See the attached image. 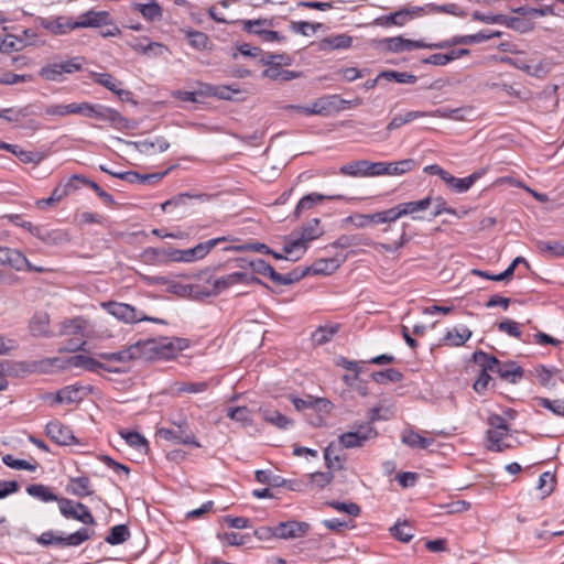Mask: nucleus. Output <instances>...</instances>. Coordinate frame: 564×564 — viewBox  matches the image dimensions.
I'll use <instances>...</instances> for the list:
<instances>
[{
    "mask_svg": "<svg viewBox=\"0 0 564 564\" xmlns=\"http://www.w3.org/2000/svg\"><path fill=\"white\" fill-rule=\"evenodd\" d=\"M67 364L69 367L84 368L89 371H95L99 368H102L110 372L116 371L115 369L104 367L102 364H100L96 359L85 355H75L67 360Z\"/></svg>",
    "mask_w": 564,
    "mask_h": 564,
    "instance_id": "obj_24",
    "label": "nucleus"
},
{
    "mask_svg": "<svg viewBox=\"0 0 564 564\" xmlns=\"http://www.w3.org/2000/svg\"><path fill=\"white\" fill-rule=\"evenodd\" d=\"M473 335V332L466 327H455L448 329L443 337V343L449 347H459L463 346Z\"/></svg>",
    "mask_w": 564,
    "mask_h": 564,
    "instance_id": "obj_22",
    "label": "nucleus"
},
{
    "mask_svg": "<svg viewBox=\"0 0 564 564\" xmlns=\"http://www.w3.org/2000/svg\"><path fill=\"white\" fill-rule=\"evenodd\" d=\"M135 8L142 17L149 21H159L163 14L162 8L155 0H152L149 3H138Z\"/></svg>",
    "mask_w": 564,
    "mask_h": 564,
    "instance_id": "obj_43",
    "label": "nucleus"
},
{
    "mask_svg": "<svg viewBox=\"0 0 564 564\" xmlns=\"http://www.w3.org/2000/svg\"><path fill=\"white\" fill-rule=\"evenodd\" d=\"M182 32L185 34V36L188 39L189 45L196 50H205L208 44V36L196 30L192 29H184Z\"/></svg>",
    "mask_w": 564,
    "mask_h": 564,
    "instance_id": "obj_51",
    "label": "nucleus"
},
{
    "mask_svg": "<svg viewBox=\"0 0 564 564\" xmlns=\"http://www.w3.org/2000/svg\"><path fill=\"white\" fill-rule=\"evenodd\" d=\"M501 61L512 65L516 68L524 70L527 74H529L531 76L539 77V76H541L542 73H545V69L542 64L530 65L525 61L518 59V58H511V57H503V58H501Z\"/></svg>",
    "mask_w": 564,
    "mask_h": 564,
    "instance_id": "obj_44",
    "label": "nucleus"
},
{
    "mask_svg": "<svg viewBox=\"0 0 564 564\" xmlns=\"http://www.w3.org/2000/svg\"><path fill=\"white\" fill-rule=\"evenodd\" d=\"M378 78L394 80L400 84H414L416 76L406 72L384 70L378 75Z\"/></svg>",
    "mask_w": 564,
    "mask_h": 564,
    "instance_id": "obj_53",
    "label": "nucleus"
},
{
    "mask_svg": "<svg viewBox=\"0 0 564 564\" xmlns=\"http://www.w3.org/2000/svg\"><path fill=\"white\" fill-rule=\"evenodd\" d=\"M135 348H132L131 345L117 352H101L99 357L104 360L115 361V362H129L134 360L133 351Z\"/></svg>",
    "mask_w": 564,
    "mask_h": 564,
    "instance_id": "obj_54",
    "label": "nucleus"
},
{
    "mask_svg": "<svg viewBox=\"0 0 564 564\" xmlns=\"http://www.w3.org/2000/svg\"><path fill=\"white\" fill-rule=\"evenodd\" d=\"M242 30L262 36L265 28L273 26V20L268 19H257V20H242L241 21Z\"/></svg>",
    "mask_w": 564,
    "mask_h": 564,
    "instance_id": "obj_46",
    "label": "nucleus"
},
{
    "mask_svg": "<svg viewBox=\"0 0 564 564\" xmlns=\"http://www.w3.org/2000/svg\"><path fill=\"white\" fill-rule=\"evenodd\" d=\"M26 492L29 496L39 499L43 502H52L61 499L58 498L50 487L44 486L42 484H33L26 487Z\"/></svg>",
    "mask_w": 564,
    "mask_h": 564,
    "instance_id": "obj_29",
    "label": "nucleus"
},
{
    "mask_svg": "<svg viewBox=\"0 0 564 564\" xmlns=\"http://www.w3.org/2000/svg\"><path fill=\"white\" fill-rule=\"evenodd\" d=\"M241 269H250L254 273L268 276L276 285H290L300 281L306 273V271L294 270L288 274L278 273L269 263L262 259H245L238 260Z\"/></svg>",
    "mask_w": 564,
    "mask_h": 564,
    "instance_id": "obj_2",
    "label": "nucleus"
},
{
    "mask_svg": "<svg viewBox=\"0 0 564 564\" xmlns=\"http://www.w3.org/2000/svg\"><path fill=\"white\" fill-rule=\"evenodd\" d=\"M33 115L32 107L24 106L21 108H7L0 110V118L6 119L9 122H19L22 118Z\"/></svg>",
    "mask_w": 564,
    "mask_h": 564,
    "instance_id": "obj_48",
    "label": "nucleus"
},
{
    "mask_svg": "<svg viewBox=\"0 0 564 564\" xmlns=\"http://www.w3.org/2000/svg\"><path fill=\"white\" fill-rule=\"evenodd\" d=\"M310 530V524L307 522L301 521H285L280 522L272 529V534L275 538L289 540L302 538L307 534Z\"/></svg>",
    "mask_w": 564,
    "mask_h": 564,
    "instance_id": "obj_13",
    "label": "nucleus"
},
{
    "mask_svg": "<svg viewBox=\"0 0 564 564\" xmlns=\"http://www.w3.org/2000/svg\"><path fill=\"white\" fill-rule=\"evenodd\" d=\"M474 360L482 368L481 370H485L486 372L488 370L497 372V369L500 364L496 357L490 356L480 350L474 354Z\"/></svg>",
    "mask_w": 564,
    "mask_h": 564,
    "instance_id": "obj_55",
    "label": "nucleus"
},
{
    "mask_svg": "<svg viewBox=\"0 0 564 564\" xmlns=\"http://www.w3.org/2000/svg\"><path fill=\"white\" fill-rule=\"evenodd\" d=\"M263 78H269L275 82H289L300 76L299 73L289 69H282L280 66L268 67L261 74Z\"/></svg>",
    "mask_w": 564,
    "mask_h": 564,
    "instance_id": "obj_39",
    "label": "nucleus"
},
{
    "mask_svg": "<svg viewBox=\"0 0 564 564\" xmlns=\"http://www.w3.org/2000/svg\"><path fill=\"white\" fill-rule=\"evenodd\" d=\"M343 196L340 195H323V194H317V193H310L305 196H303L295 209H294V217L295 218H300V216L306 212V210H310L312 209L316 204L325 200V199H340Z\"/></svg>",
    "mask_w": 564,
    "mask_h": 564,
    "instance_id": "obj_19",
    "label": "nucleus"
},
{
    "mask_svg": "<svg viewBox=\"0 0 564 564\" xmlns=\"http://www.w3.org/2000/svg\"><path fill=\"white\" fill-rule=\"evenodd\" d=\"M135 348L134 359H170L175 355L176 347L167 339H144L131 345Z\"/></svg>",
    "mask_w": 564,
    "mask_h": 564,
    "instance_id": "obj_3",
    "label": "nucleus"
},
{
    "mask_svg": "<svg viewBox=\"0 0 564 564\" xmlns=\"http://www.w3.org/2000/svg\"><path fill=\"white\" fill-rule=\"evenodd\" d=\"M245 279L242 272H234L224 276L216 279L213 283V289L215 294H219L220 292L227 290L228 288L240 284L241 280Z\"/></svg>",
    "mask_w": 564,
    "mask_h": 564,
    "instance_id": "obj_41",
    "label": "nucleus"
},
{
    "mask_svg": "<svg viewBox=\"0 0 564 564\" xmlns=\"http://www.w3.org/2000/svg\"><path fill=\"white\" fill-rule=\"evenodd\" d=\"M538 249L542 253H550L557 257L564 256V243L560 241H538L536 242Z\"/></svg>",
    "mask_w": 564,
    "mask_h": 564,
    "instance_id": "obj_63",
    "label": "nucleus"
},
{
    "mask_svg": "<svg viewBox=\"0 0 564 564\" xmlns=\"http://www.w3.org/2000/svg\"><path fill=\"white\" fill-rule=\"evenodd\" d=\"M254 477L258 482L267 484L273 487H281L286 482L285 479L278 475H273L269 470H257Z\"/></svg>",
    "mask_w": 564,
    "mask_h": 564,
    "instance_id": "obj_60",
    "label": "nucleus"
},
{
    "mask_svg": "<svg viewBox=\"0 0 564 564\" xmlns=\"http://www.w3.org/2000/svg\"><path fill=\"white\" fill-rule=\"evenodd\" d=\"M177 249L173 247H162V248H148L144 251V258L149 262H153L156 264H164L167 262H176L177 261Z\"/></svg>",
    "mask_w": 564,
    "mask_h": 564,
    "instance_id": "obj_17",
    "label": "nucleus"
},
{
    "mask_svg": "<svg viewBox=\"0 0 564 564\" xmlns=\"http://www.w3.org/2000/svg\"><path fill=\"white\" fill-rule=\"evenodd\" d=\"M30 329L35 336H43L48 334L50 317L45 313L35 314L30 322Z\"/></svg>",
    "mask_w": 564,
    "mask_h": 564,
    "instance_id": "obj_45",
    "label": "nucleus"
},
{
    "mask_svg": "<svg viewBox=\"0 0 564 564\" xmlns=\"http://www.w3.org/2000/svg\"><path fill=\"white\" fill-rule=\"evenodd\" d=\"M169 170L162 173H152V174H139L137 172L128 171L126 172V180L130 184H145L150 178H155L156 181H161L166 174Z\"/></svg>",
    "mask_w": 564,
    "mask_h": 564,
    "instance_id": "obj_57",
    "label": "nucleus"
},
{
    "mask_svg": "<svg viewBox=\"0 0 564 564\" xmlns=\"http://www.w3.org/2000/svg\"><path fill=\"white\" fill-rule=\"evenodd\" d=\"M100 305L108 314L126 324H135L139 322H152L156 324L165 323L161 318L147 316L134 306L127 303L109 301L102 302Z\"/></svg>",
    "mask_w": 564,
    "mask_h": 564,
    "instance_id": "obj_4",
    "label": "nucleus"
},
{
    "mask_svg": "<svg viewBox=\"0 0 564 564\" xmlns=\"http://www.w3.org/2000/svg\"><path fill=\"white\" fill-rule=\"evenodd\" d=\"M403 378L402 373L393 368H389L382 371H377L372 373V379L378 383H386L388 381L399 382Z\"/></svg>",
    "mask_w": 564,
    "mask_h": 564,
    "instance_id": "obj_62",
    "label": "nucleus"
},
{
    "mask_svg": "<svg viewBox=\"0 0 564 564\" xmlns=\"http://www.w3.org/2000/svg\"><path fill=\"white\" fill-rule=\"evenodd\" d=\"M432 204L431 197H425L421 200L406 202L399 204L401 207L402 216L412 215L419 212L426 210Z\"/></svg>",
    "mask_w": 564,
    "mask_h": 564,
    "instance_id": "obj_52",
    "label": "nucleus"
},
{
    "mask_svg": "<svg viewBox=\"0 0 564 564\" xmlns=\"http://www.w3.org/2000/svg\"><path fill=\"white\" fill-rule=\"evenodd\" d=\"M338 268L339 262L334 258H328L316 260L311 267L306 269V271L313 274L328 275L335 272Z\"/></svg>",
    "mask_w": 564,
    "mask_h": 564,
    "instance_id": "obj_32",
    "label": "nucleus"
},
{
    "mask_svg": "<svg viewBox=\"0 0 564 564\" xmlns=\"http://www.w3.org/2000/svg\"><path fill=\"white\" fill-rule=\"evenodd\" d=\"M52 400L55 403L70 404L79 402L83 399L82 388L67 386L58 390L55 394H47L44 400Z\"/></svg>",
    "mask_w": 564,
    "mask_h": 564,
    "instance_id": "obj_20",
    "label": "nucleus"
},
{
    "mask_svg": "<svg viewBox=\"0 0 564 564\" xmlns=\"http://www.w3.org/2000/svg\"><path fill=\"white\" fill-rule=\"evenodd\" d=\"M28 43L13 34H6L0 36V52L10 53L23 48Z\"/></svg>",
    "mask_w": 564,
    "mask_h": 564,
    "instance_id": "obj_47",
    "label": "nucleus"
},
{
    "mask_svg": "<svg viewBox=\"0 0 564 564\" xmlns=\"http://www.w3.org/2000/svg\"><path fill=\"white\" fill-rule=\"evenodd\" d=\"M430 112L425 111H419V110H411L406 111L403 115L395 116L387 126L388 131L397 130L401 128L402 126L410 123L416 119L429 117Z\"/></svg>",
    "mask_w": 564,
    "mask_h": 564,
    "instance_id": "obj_26",
    "label": "nucleus"
},
{
    "mask_svg": "<svg viewBox=\"0 0 564 564\" xmlns=\"http://www.w3.org/2000/svg\"><path fill=\"white\" fill-rule=\"evenodd\" d=\"M175 429L161 427L158 434L165 441H171L176 444L192 445L194 447H200V443L197 441L195 434L188 429L186 420L180 423H174Z\"/></svg>",
    "mask_w": 564,
    "mask_h": 564,
    "instance_id": "obj_6",
    "label": "nucleus"
},
{
    "mask_svg": "<svg viewBox=\"0 0 564 564\" xmlns=\"http://www.w3.org/2000/svg\"><path fill=\"white\" fill-rule=\"evenodd\" d=\"M482 176V172H474L467 177L463 178H455V182L452 186V189H454L456 193H465L467 192L474 183L479 180Z\"/></svg>",
    "mask_w": 564,
    "mask_h": 564,
    "instance_id": "obj_61",
    "label": "nucleus"
},
{
    "mask_svg": "<svg viewBox=\"0 0 564 564\" xmlns=\"http://www.w3.org/2000/svg\"><path fill=\"white\" fill-rule=\"evenodd\" d=\"M95 118L109 122L116 129H126L128 128V120L116 109L99 105L96 112Z\"/></svg>",
    "mask_w": 564,
    "mask_h": 564,
    "instance_id": "obj_18",
    "label": "nucleus"
},
{
    "mask_svg": "<svg viewBox=\"0 0 564 564\" xmlns=\"http://www.w3.org/2000/svg\"><path fill=\"white\" fill-rule=\"evenodd\" d=\"M109 24V12L89 10L82 13L77 20L66 17L55 19H42L41 25L55 35L66 34L80 28H101Z\"/></svg>",
    "mask_w": 564,
    "mask_h": 564,
    "instance_id": "obj_1",
    "label": "nucleus"
},
{
    "mask_svg": "<svg viewBox=\"0 0 564 564\" xmlns=\"http://www.w3.org/2000/svg\"><path fill=\"white\" fill-rule=\"evenodd\" d=\"M82 64L79 58L75 57L68 61L56 62L43 66L40 70V76L45 80L61 82L64 74H73L78 72Z\"/></svg>",
    "mask_w": 564,
    "mask_h": 564,
    "instance_id": "obj_9",
    "label": "nucleus"
},
{
    "mask_svg": "<svg viewBox=\"0 0 564 564\" xmlns=\"http://www.w3.org/2000/svg\"><path fill=\"white\" fill-rule=\"evenodd\" d=\"M557 368H547L543 365H539L534 367L533 373L541 386L543 387H554V382H552V378L554 375L558 373Z\"/></svg>",
    "mask_w": 564,
    "mask_h": 564,
    "instance_id": "obj_50",
    "label": "nucleus"
},
{
    "mask_svg": "<svg viewBox=\"0 0 564 564\" xmlns=\"http://www.w3.org/2000/svg\"><path fill=\"white\" fill-rule=\"evenodd\" d=\"M337 329L338 328L336 326H322L312 334V340L315 345H324L332 339V337L337 333Z\"/></svg>",
    "mask_w": 564,
    "mask_h": 564,
    "instance_id": "obj_59",
    "label": "nucleus"
},
{
    "mask_svg": "<svg viewBox=\"0 0 564 564\" xmlns=\"http://www.w3.org/2000/svg\"><path fill=\"white\" fill-rule=\"evenodd\" d=\"M91 79L107 88L108 90L116 94L118 97H120L122 100H130L132 94L129 90H124L121 88L122 83L119 82L116 77H113L111 74H105V73H95L93 72L90 75Z\"/></svg>",
    "mask_w": 564,
    "mask_h": 564,
    "instance_id": "obj_16",
    "label": "nucleus"
},
{
    "mask_svg": "<svg viewBox=\"0 0 564 564\" xmlns=\"http://www.w3.org/2000/svg\"><path fill=\"white\" fill-rule=\"evenodd\" d=\"M497 372L502 379L509 380L511 383H517L523 377V370L514 361L499 364Z\"/></svg>",
    "mask_w": 564,
    "mask_h": 564,
    "instance_id": "obj_30",
    "label": "nucleus"
},
{
    "mask_svg": "<svg viewBox=\"0 0 564 564\" xmlns=\"http://www.w3.org/2000/svg\"><path fill=\"white\" fill-rule=\"evenodd\" d=\"M67 491L80 498L91 495L90 479L86 476L70 478Z\"/></svg>",
    "mask_w": 564,
    "mask_h": 564,
    "instance_id": "obj_31",
    "label": "nucleus"
},
{
    "mask_svg": "<svg viewBox=\"0 0 564 564\" xmlns=\"http://www.w3.org/2000/svg\"><path fill=\"white\" fill-rule=\"evenodd\" d=\"M78 180H84V176L73 175L66 183L59 184L57 187L54 188L50 197L39 199L36 202L37 207L45 208L55 203H58L64 197L68 196L73 191L78 188Z\"/></svg>",
    "mask_w": 564,
    "mask_h": 564,
    "instance_id": "obj_14",
    "label": "nucleus"
},
{
    "mask_svg": "<svg viewBox=\"0 0 564 564\" xmlns=\"http://www.w3.org/2000/svg\"><path fill=\"white\" fill-rule=\"evenodd\" d=\"M405 17L406 13H403L402 9H400L388 15H381L379 18H376L372 24L382 28H390L392 25L403 26L406 24Z\"/></svg>",
    "mask_w": 564,
    "mask_h": 564,
    "instance_id": "obj_38",
    "label": "nucleus"
},
{
    "mask_svg": "<svg viewBox=\"0 0 564 564\" xmlns=\"http://www.w3.org/2000/svg\"><path fill=\"white\" fill-rule=\"evenodd\" d=\"M226 240H227L226 237H219V238L209 239L205 242H200V243L196 245L195 247L186 249V250L177 249V253H176L177 261L176 262L191 263V262L200 260V259L205 258L212 251V249L215 248L218 243L226 241Z\"/></svg>",
    "mask_w": 564,
    "mask_h": 564,
    "instance_id": "obj_12",
    "label": "nucleus"
},
{
    "mask_svg": "<svg viewBox=\"0 0 564 564\" xmlns=\"http://www.w3.org/2000/svg\"><path fill=\"white\" fill-rule=\"evenodd\" d=\"M0 264L9 265L17 271L45 272L42 267H35L30 263L28 258L18 249L0 247Z\"/></svg>",
    "mask_w": 564,
    "mask_h": 564,
    "instance_id": "obj_8",
    "label": "nucleus"
},
{
    "mask_svg": "<svg viewBox=\"0 0 564 564\" xmlns=\"http://www.w3.org/2000/svg\"><path fill=\"white\" fill-rule=\"evenodd\" d=\"M470 108L462 107V108H443L430 111L429 117H438V118H447L454 120H465L467 115L471 113Z\"/></svg>",
    "mask_w": 564,
    "mask_h": 564,
    "instance_id": "obj_42",
    "label": "nucleus"
},
{
    "mask_svg": "<svg viewBox=\"0 0 564 564\" xmlns=\"http://www.w3.org/2000/svg\"><path fill=\"white\" fill-rule=\"evenodd\" d=\"M199 199L202 202H208L212 198L209 194H192V193H181L166 202H164L161 207L163 212H166L169 207H176L180 205H184L187 199Z\"/></svg>",
    "mask_w": 564,
    "mask_h": 564,
    "instance_id": "obj_35",
    "label": "nucleus"
},
{
    "mask_svg": "<svg viewBox=\"0 0 564 564\" xmlns=\"http://www.w3.org/2000/svg\"><path fill=\"white\" fill-rule=\"evenodd\" d=\"M345 100L339 99L336 95L323 96L317 98L312 102L311 106H307V109L304 110L305 116H330L334 112H338L344 109L341 105H344Z\"/></svg>",
    "mask_w": 564,
    "mask_h": 564,
    "instance_id": "obj_11",
    "label": "nucleus"
},
{
    "mask_svg": "<svg viewBox=\"0 0 564 564\" xmlns=\"http://www.w3.org/2000/svg\"><path fill=\"white\" fill-rule=\"evenodd\" d=\"M75 102L67 105L52 104L45 107L44 113L48 117H65L74 115Z\"/></svg>",
    "mask_w": 564,
    "mask_h": 564,
    "instance_id": "obj_58",
    "label": "nucleus"
},
{
    "mask_svg": "<svg viewBox=\"0 0 564 564\" xmlns=\"http://www.w3.org/2000/svg\"><path fill=\"white\" fill-rule=\"evenodd\" d=\"M352 44V37L347 34H336L324 37L317 43L319 51L345 50Z\"/></svg>",
    "mask_w": 564,
    "mask_h": 564,
    "instance_id": "obj_21",
    "label": "nucleus"
},
{
    "mask_svg": "<svg viewBox=\"0 0 564 564\" xmlns=\"http://www.w3.org/2000/svg\"><path fill=\"white\" fill-rule=\"evenodd\" d=\"M58 508L61 513L67 519H75L84 524H95V518L89 509L82 502H74L67 498L58 500Z\"/></svg>",
    "mask_w": 564,
    "mask_h": 564,
    "instance_id": "obj_10",
    "label": "nucleus"
},
{
    "mask_svg": "<svg viewBox=\"0 0 564 564\" xmlns=\"http://www.w3.org/2000/svg\"><path fill=\"white\" fill-rule=\"evenodd\" d=\"M46 435L58 445H70L75 441V436L69 426L55 420L46 424Z\"/></svg>",
    "mask_w": 564,
    "mask_h": 564,
    "instance_id": "obj_15",
    "label": "nucleus"
},
{
    "mask_svg": "<svg viewBox=\"0 0 564 564\" xmlns=\"http://www.w3.org/2000/svg\"><path fill=\"white\" fill-rule=\"evenodd\" d=\"M130 530L127 524H117L112 527L105 541L110 545L122 544L130 539Z\"/></svg>",
    "mask_w": 564,
    "mask_h": 564,
    "instance_id": "obj_40",
    "label": "nucleus"
},
{
    "mask_svg": "<svg viewBox=\"0 0 564 564\" xmlns=\"http://www.w3.org/2000/svg\"><path fill=\"white\" fill-rule=\"evenodd\" d=\"M390 531L401 542H409L414 535L413 529L406 522L394 524Z\"/></svg>",
    "mask_w": 564,
    "mask_h": 564,
    "instance_id": "obj_64",
    "label": "nucleus"
},
{
    "mask_svg": "<svg viewBox=\"0 0 564 564\" xmlns=\"http://www.w3.org/2000/svg\"><path fill=\"white\" fill-rule=\"evenodd\" d=\"M340 174L351 177H368V160L351 161L343 165Z\"/></svg>",
    "mask_w": 564,
    "mask_h": 564,
    "instance_id": "obj_34",
    "label": "nucleus"
},
{
    "mask_svg": "<svg viewBox=\"0 0 564 564\" xmlns=\"http://www.w3.org/2000/svg\"><path fill=\"white\" fill-rule=\"evenodd\" d=\"M262 416L265 422L276 426L278 429L286 430L293 425V421L276 410L264 409Z\"/></svg>",
    "mask_w": 564,
    "mask_h": 564,
    "instance_id": "obj_37",
    "label": "nucleus"
},
{
    "mask_svg": "<svg viewBox=\"0 0 564 564\" xmlns=\"http://www.w3.org/2000/svg\"><path fill=\"white\" fill-rule=\"evenodd\" d=\"M319 224L321 220L318 218H313L307 221L301 228L300 236L291 242L284 245V251L286 253L304 254L307 250V243L323 235V230Z\"/></svg>",
    "mask_w": 564,
    "mask_h": 564,
    "instance_id": "obj_5",
    "label": "nucleus"
},
{
    "mask_svg": "<svg viewBox=\"0 0 564 564\" xmlns=\"http://www.w3.org/2000/svg\"><path fill=\"white\" fill-rule=\"evenodd\" d=\"M377 430L371 423L358 425L355 431L341 434L338 438L339 445L345 448H355L364 446L368 441L376 438Z\"/></svg>",
    "mask_w": 564,
    "mask_h": 564,
    "instance_id": "obj_7",
    "label": "nucleus"
},
{
    "mask_svg": "<svg viewBox=\"0 0 564 564\" xmlns=\"http://www.w3.org/2000/svg\"><path fill=\"white\" fill-rule=\"evenodd\" d=\"M534 401L536 402V404L539 406L547 409L554 415L564 416V401L563 400H560V399L551 400L547 398L538 397L534 399Z\"/></svg>",
    "mask_w": 564,
    "mask_h": 564,
    "instance_id": "obj_56",
    "label": "nucleus"
},
{
    "mask_svg": "<svg viewBox=\"0 0 564 564\" xmlns=\"http://www.w3.org/2000/svg\"><path fill=\"white\" fill-rule=\"evenodd\" d=\"M93 533L94 532L87 528H80L76 532L67 536H63L62 546H78L89 540Z\"/></svg>",
    "mask_w": 564,
    "mask_h": 564,
    "instance_id": "obj_49",
    "label": "nucleus"
},
{
    "mask_svg": "<svg viewBox=\"0 0 564 564\" xmlns=\"http://www.w3.org/2000/svg\"><path fill=\"white\" fill-rule=\"evenodd\" d=\"M132 144L140 153L148 155L156 151L164 152L170 148V143L163 137H158L155 140L135 141Z\"/></svg>",
    "mask_w": 564,
    "mask_h": 564,
    "instance_id": "obj_23",
    "label": "nucleus"
},
{
    "mask_svg": "<svg viewBox=\"0 0 564 564\" xmlns=\"http://www.w3.org/2000/svg\"><path fill=\"white\" fill-rule=\"evenodd\" d=\"M402 442L412 448L426 449L433 444L434 440L413 431H406L402 434Z\"/></svg>",
    "mask_w": 564,
    "mask_h": 564,
    "instance_id": "obj_33",
    "label": "nucleus"
},
{
    "mask_svg": "<svg viewBox=\"0 0 564 564\" xmlns=\"http://www.w3.org/2000/svg\"><path fill=\"white\" fill-rule=\"evenodd\" d=\"M120 436L127 442L129 446L140 452H147L149 448V442L147 438L138 432L120 430Z\"/></svg>",
    "mask_w": 564,
    "mask_h": 564,
    "instance_id": "obj_36",
    "label": "nucleus"
},
{
    "mask_svg": "<svg viewBox=\"0 0 564 564\" xmlns=\"http://www.w3.org/2000/svg\"><path fill=\"white\" fill-rule=\"evenodd\" d=\"M87 321L84 317H74L70 319H66L61 323V335H82L84 336V330L86 329Z\"/></svg>",
    "mask_w": 564,
    "mask_h": 564,
    "instance_id": "obj_27",
    "label": "nucleus"
},
{
    "mask_svg": "<svg viewBox=\"0 0 564 564\" xmlns=\"http://www.w3.org/2000/svg\"><path fill=\"white\" fill-rule=\"evenodd\" d=\"M416 162L413 159H404L397 162H386V175L399 176L413 171Z\"/></svg>",
    "mask_w": 564,
    "mask_h": 564,
    "instance_id": "obj_28",
    "label": "nucleus"
},
{
    "mask_svg": "<svg viewBox=\"0 0 564 564\" xmlns=\"http://www.w3.org/2000/svg\"><path fill=\"white\" fill-rule=\"evenodd\" d=\"M509 431L501 430H488L487 440L489 442L488 449L495 452H502L509 448L510 445L506 442L509 438Z\"/></svg>",
    "mask_w": 564,
    "mask_h": 564,
    "instance_id": "obj_25",
    "label": "nucleus"
}]
</instances>
